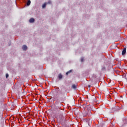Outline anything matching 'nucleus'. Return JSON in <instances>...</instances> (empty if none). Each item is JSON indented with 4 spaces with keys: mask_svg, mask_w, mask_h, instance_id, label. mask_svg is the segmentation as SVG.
Returning <instances> with one entry per match:
<instances>
[{
    "mask_svg": "<svg viewBox=\"0 0 127 127\" xmlns=\"http://www.w3.org/2000/svg\"><path fill=\"white\" fill-rule=\"evenodd\" d=\"M91 110H89L88 111V112H85L83 113V116L84 117H86L87 116H88V117H91V116L92 115V112H91Z\"/></svg>",
    "mask_w": 127,
    "mask_h": 127,
    "instance_id": "1",
    "label": "nucleus"
},
{
    "mask_svg": "<svg viewBox=\"0 0 127 127\" xmlns=\"http://www.w3.org/2000/svg\"><path fill=\"white\" fill-rule=\"evenodd\" d=\"M127 52V48H124L123 50L122 51V55H125L126 54V53Z\"/></svg>",
    "mask_w": 127,
    "mask_h": 127,
    "instance_id": "2",
    "label": "nucleus"
},
{
    "mask_svg": "<svg viewBox=\"0 0 127 127\" xmlns=\"http://www.w3.org/2000/svg\"><path fill=\"white\" fill-rule=\"evenodd\" d=\"M59 77V79L60 80H61V79H62V78H63V75H62V74H61V73H60L58 75Z\"/></svg>",
    "mask_w": 127,
    "mask_h": 127,
    "instance_id": "3",
    "label": "nucleus"
},
{
    "mask_svg": "<svg viewBox=\"0 0 127 127\" xmlns=\"http://www.w3.org/2000/svg\"><path fill=\"white\" fill-rule=\"evenodd\" d=\"M34 21H35L34 18H31V19H30L29 20V22L30 23H32V22H33Z\"/></svg>",
    "mask_w": 127,
    "mask_h": 127,
    "instance_id": "4",
    "label": "nucleus"
},
{
    "mask_svg": "<svg viewBox=\"0 0 127 127\" xmlns=\"http://www.w3.org/2000/svg\"><path fill=\"white\" fill-rule=\"evenodd\" d=\"M23 50H27V46L23 45L22 47Z\"/></svg>",
    "mask_w": 127,
    "mask_h": 127,
    "instance_id": "5",
    "label": "nucleus"
},
{
    "mask_svg": "<svg viewBox=\"0 0 127 127\" xmlns=\"http://www.w3.org/2000/svg\"><path fill=\"white\" fill-rule=\"evenodd\" d=\"M71 88L72 89H76L77 88V86H76V85L75 84H73L72 86H71Z\"/></svg>",
    "mask_w": 127,
    "mask_h": 127,
    "instance_id": "6",
    "label": "nucleus"
},
{
    "mask_svg": "<svg viewBox=\"0 0 127 127\" xmlns=\"http://www.w3.org/2000/svg\"><path fill=\"white\" fill-rule=\"evenodd\" d=\"M30 3H31V1L30 0H28L27 2V5H30Z\"/></svg>",
    "mask_w": 127,
    "mask_h": 127,
    "instance_id": "7",
    "label": "nucleus"
},
{
    "mask_svg": "<svg viewBox=\"0 0 127 127\" xmlns=\"http://www.w3.org/2000/svg\"><path fill=\"white\" fill-rule=\"evenodd\" d=\"M71 72H72V70H70L66 72V75H68L69 74H70V73H71Z\"/></svg>",
    "mask_w": 127,
    "mask_h": 127,
    "instance_id": "8",
    "label": "nucleus"
},
{
    "mask_svg": "<svg viewBox=\"0 0 127 127\" xmlns=\"http://www.w3.org/2000/svg\"><path fill=\"white\" fill-rule=\"evenodd\" d=\"M43 8H44L45 7H46V3H44L42 5Z\"/></svg>",
    "mask_w": 127,
    "mask_h": 127,
    "instance_id": "9",
    "label": "nucleus"
},
{
    "mask_svg": "<svg viewBox=\"0 0 127 127\" xmlns=\"http://www.w3.org/2000/svg\"><path fill=\"white\" fill-rule=\"evenodd\" d=\"M5 76H6V79H7V78H8V73H6V74H5Z\"/></svg>",
    "mask_w": 127,
    "mask_h": 127,
    "instance_id": "10",
    "label": "nucleus"
},
{
    "mask_svg": "<svg viewBox=\"0 0 127 127\" xmlns=\"http://www.w3.org/2000/svg\"><path fill=\"white\" fill-rule=\"evenodd\" d=\"M83 61H84V58H82L81 59V62H83Z\"/></svg>",
    "mask_w": 127,
    "mask_h": 127,
    "instance_id": "11",
    "label": "nucleus"
},
{
    "mask_svg": "<svg viewBox=\"0 0 127 127\" xmlns=\"http://www.w3.org/2000/svg\"><path fill=\"white\" fill-rule=\"evenodd\" d=\"M48 3H49V4H50V3H51V1H50V0H49V1H48Z\"/></svg>",
    "mask_w": 127,
    "mask_h": 127,
    "instance_id": "12",
    "label": "nucleus"
},
{
    "mask_svg": "<svg viewBox=\"0 0 127 127\" xmlns=\"http://www.w3.org/2000/svg\"><path fill=\"white\" fill-rule=\"evenodd\" d=\"M91 87V85H88V87L90 88Z\"/></svg>",
    "mask_w": 127,
    "mask_h": 127,
    "instance_id": "13",
    "label": "nucleus"
}]
</instances>
